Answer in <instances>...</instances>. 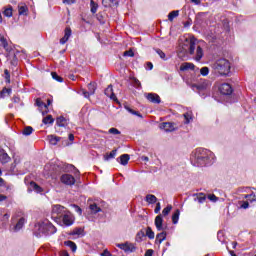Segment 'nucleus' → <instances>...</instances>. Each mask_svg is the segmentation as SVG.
<instances>
[{
	"mask_svg": "<svg viewBox=\"0 0 256 256\" xmlns=\"http://www.w3.org/2000/svg\"><path fill=\"white\" fill-rule=\"evenodd\" d=\"M196 165L197 167H205V165H211L213 159H215V154L207 149H198L195 153Z\"/></svg>",
	"mask_w": 256,
	"mask_h": 256,
	"instance_id": "f257e3e1",
	"label": "nucleus"
},
{
	"mask_svg": "<svg viewBox=\"0 0 256 256\" xmlns=\"http://www.w3.org/2000/svg\"><path fill=\"white\" fill-rule=\"evenodd\" d=\"M184 45L188 47L190 55H194L196 49L195 61H201L203 59V48L197 46V40L195 38L186 39Z\"/></svg>",
	"mask_w": 256,
	"mask_h": 256,
	"instance_id": "f03ea898",
	"label": "nucleus"
},
{
	"mask_svg": "<svg viewBox=\"0 0 256 256\" xmlns=\"http://www.w3.org/2000/svg\"><path fill=\"white\" fill-rule=\"evenodd\" d=\"M35 227L38 229L39 233H44L46 235H53V233H57V228H55V226L48 221L42 222Z\"/></svg>",
	"mask_w": 256,
	"mask_h": 256,
	"instance_id": "7ed1b4c3",
	"label": "nucleus"
},
{
	"mask_svg": "<svg viewBox=\"0 0 256 256\" xmlns=\"http://www.w3.org/2000/svg\"><path fill=\"white\" fill-rule=\"evenodd\" d=\"M233 86L231 84H225V103L231 105L232 103H237V95L233 92Z\"/></svg>",
	"mask_w": 256,
	"mask_h": 256,
	"instance_id": "20e7f679",
	"label": "nucleus"
},
{
	"mask_svg": "<svg viewBox=\"0 0 256 256\" xmlns=\"http://www.w3.org/2000/svg\"><path fill=\"white\" fill-rule=\"evenodd\" d=\"M62 221H63L64 225H66V227H69V226L73 225L75 218L73 217V214H71V212H66L63 215Z\"/></svg>",
	"mask_w": 256,
	"mask_h": 256,
	"instance_id": "39448f33",
	"label": "nucleus"
},
{
	"mask_svg": "<svg viewBox=\"0 0 256 256\" xmlns=\"http://www.w3.org/2000/svg\"><path fill=\"white\" fill-rule=\"evenodd\" d=\"M61 183L64 185H75V177L71 174H64L61 176Z\"/></svg>",
	"mask_w": 256,
	"mask_h": 256,
	"instance_id": "423d86ee",
	"label": "nucleus"
},
{
	"mask_svg": "<svg viewBox=\"0 0 256 256\" xmlns=\"http://www.w3.org/2000/svg\"><path fill=\"white\" fill-rule=\"evenodd\" d=\"M117 247H119V249H122V251H125L126 253H133V251H135V245L129 242L118 244Z\"/></svg>",
	"mask_w": 256,
	"mask_h": 256,
	"instance_id": "0eeeda50",
	"label": "nucleus"
},
{
	"mask_svg": "<svg viewBox=\"0 0 256 256\" xmlns=\"http://www.w3.org/2000/svg\"><path fill=\"white\" fill-rule=\"evenodd\" d=\"M160 129L162 131H166L167 133H169L171 131H175V124H173L171 122H164V123L160 124Z\"/></svg>",
	"mask_w": 256,
	"mask_h": 256,
	"instance_id": "6e6552de",
	"label": "nucleus"
},
{
	"mask_svg": "<svg viewBox=\"0 0 256 256\" xmlns=\"http://www.w3.org/2000/svg\"><path fill=\"white\" fill-rule=\"evenodd\" d=\"M67 213V211H65V207L56 204L52 207V215H63Z\"/></svg>",
	"mask_w": 256,
	"mask_h": 256,
	"instance_id": "1a4fd4ad",
	"label": "nucleus"
},
{
	"mask_svg": "<svg viewBox=\"0 0 256 256\" xmlns=\"http://www.w3.org/2000/svg\"><path fill=\"white\" fill-rule=\"evenodd\" d=\"M146 99L150 103H161V98L157 94H153V93L147 94Z\"/></svg>",
	"mask_w": 256,
	"mask_h": 256,
	"instance_id": "9d476101",
	"label": "nucleus"
},
{
	"mask_svg": "<svg viewBox=\"0 0 256 256\" xmlns=\"http://www.w3.org/2000/svg\"><path fill=\"white\" fill-rule=\"evenodd\" d=\"M71 34H72L71 29L67 27L64 31L63 38L60 39L61 45H65L69 41V37H71Z\"/></svg>",
	"mask_w": 256,
	"mask_h": 256,
	"instance_id": "9b49d317",
	"label": "nucleus"
},
{
	"mask_svg": "<svg viewBox=\"0 0 256 256\" xmlns=\"http://www.w3.org/2000/svg\"><path fill=\"white\" fill-rule=\"evenodd\" d=\"M154 223L157 231H163V217L161 215L156 216Z\"/></svg>",
	"mask_w": 256,
	"mask_h": 256,
	"instance_id": "f8f14e48",
	"label": "nucleus"
},
{
	"mask_svg": "<svg viewBox=\"0 0 256 256\" xmlns=\"http://www.w3.org/2000/svg\"><path fill=\"white\" fill-rule=\"evenodd\" d=\"M193 69H195V64L189 62L182 63L180 66V71H193Z\"/></svg>",
	"mask_w": 256,
	"mask_h": 256,
	"instance_id": "ddd939ff",
	"label": "nucleus"
},
{
	"mask_svg": "<svg viewBox=\"0 0 256 256\" xmlns=\"http://www.w3.org/2000/svg\"><path fill=\"white\" fill-rule=\"evenodd\" d=\"M105 95L110 99H113L114 101L117 100V97H115V93H113V86L111 85L106 88Z\"/></svg>",
	"mask_w": 256,
	"mask_h": 256,
	"instance_id": "4468645a",
	"label": "nucleus"
},
{
	"mask_svg": "<svg viewBox=\"0 0 256 256\" xmlns=\"http://www.w3.org/2000/svg\"><path fill=\"white\" fill-rule=\"evenodd\" d=\"M28 11H29V8L25 4L21 3L18 5L19 15H27Z\"/></svg>",
	"mask_w": 256,
	"mask_h": 256,
	"instance_id": "2eb2a0df",
	"label": "nucleus"
},
{
	"mask_svg": "<svg viewBox=\"0 0 256 256\" xmlns=\"http://www.w3.org/2000/svg\"><path fill=\"white\" fill-rule=\"evenodd\" d=\"M9 161H11V158L9 157V155L3 151H0V162L5 164V163H9Z\"/></svg>",
	"mask_w": 256,
	"mask_h": 256,
	"instance_id": "dca6fc26",
	"label": "nucleus"
},
{
	"mask_svg": "<svg viewBox=\"0 0 256 256\" xmlns=\"http://www.w3.org/2000/svg\"><path fill=\"white\" fill-rule=\"evenodd\" d=\"M214 71L215 73H217L218 75H223L224 72H223V64H221V62H217L215 65H214Z\"/></svg>",
	"mask_w": 256,
	"mask_h": 256,
	"instance_id": "f3484780",
	"label": "nucleus"
},
{
	"mask_svg": "<svg viewBox=\"0 0 256 256\" xmlns=\"http://www.w3.org/2000/svg\"><path fill=\"white\" fill-rule=\"evenodd\" d=\"M25 225V218H20L17 224L14 226V231H21Z\"/></svg>",
	"mask_w": 256,
	"mask_h": 256,
	"instance_id": "a211bd4d",
	"label": "nucleus"
},
{
	"mask_svg": "<svg viewBox=\"0 0 256 256\" xmlns=\"http://www.w3.org/2000/svg\"><path fill=\"white\" fill-rule=\"evenodd\" d=\"M56 124L58 127H65L67 125V119L65 117L61 116L56 119Z\"/></svg>",
	"mask_w": 256,
	"mask_h": 256,
	"instance_id": "6ab92c4d",
	"label": "nucleus"
},
{
	"mask_svg": "<svg viewBox=\"0 0 256 256\" xmlns=\"http://www.w3.org/2000/svg\"><path fill=\"white\" fill-rule=\"evenodd\" d=\"M3 15L9 18L13 17V7L12 6L6 7L3 11Z\"/></svg>",
	"mask_w": 256,
	"mask_h": 256,
	"instance_id": "aec40b11",
	"label": "nucleus"
},
{
	"mask_svg": "<svg viewBox=\"0 0 256 256\" xmlns=\"http://www.w3.org/2000/svg\"><path fill=\"white\" fill-rule=\"evenodd\" d=\"M120 165H127L129 163L130 156L129 154H123L120 156Z\"/></svg>",
	"mask_w": 256,
	"mask_h": 256,
	"instance_id": "412c9836",
	"label": "nucleus"
},
{
	"mask_svg": "<svg viewBox=\"0 0 256 256\" xmlns=\"http://www.w3.org/2000/svg\"><path fill=\"white\" fill-rule=\"evenodd\" d=\"M42 122L44 123V125H53L55 120L53 119V116L48 115L42 120Z\"/></svg>",
	"mask_w": 256,
	"mask_h": 256,
	"instance_id": "4be33fe9",
	"label": "nucleus"
},
{
	"mask_svg": "<svg viewBox=\"0 0 256 256\" xmlns=\"http://www.w3.org/2000/svg\"><path fill=\"white\" fill-rule=\"evenodd\" d=\"M64 245H66V247H70V249L73 251V253H75V251H77V244H75V242H73V241H66V242H64Z\"/></svg>",
	"mask_w": 256,
	"mask_h": 256,
	"instance_id": "5701e85b",
	"label": "nucleus"
},
{
	"mask_svg": "<svg viewBox=\"0 0 256 256\" xmlns=\"http://www.w3.org/2000/svg\"><path fill=\"white\" fill-rule=\"evenodd\" d=\"M167 239V233L165 232H161L156 236V241H158V243H162L163 241H165Z\"/></svg>",
	"mask_w": 256,
	"mask_h": 256,
	"instance_id": "b1692460",
	"label": "nucleus"
},
{
	"mask_svg": "<svg viewBox=\"0 0 256 256\" xmlns=\"http://www.w3.org/2000/svg\"><path fill=\"white\" fill-rule=\"evenodd\" d=\"M88 87H89V92L84 93L85 97H89V95L95 94V84L90 83Z\"/></svg>",
	"mask_w": 256,
	"mask_h": 256,
	"instance_id": "393cba45",
	"label": "nucleus"
},
{
	"mask_svg": "<svg viewBox=\"0 0 256 256\" xmlns=\"http://www.w3.org/2000/svg\"><path fill=\"white\" fill-rule=\"evenodd\" d=\"M225 67H226V69H228V72L225 73V76L226 77H231V75H233V72L231 71V62L226 60L225 61Z\"/></svg>",
	"mask_w": 256,
	"mask_h": 256,
	"instance_id": "a878e982",
	"label": "nucleus"
},
{
	"mask_svg": "<svg viewBox=\"0 0 256 256\" xmlns=\"http://www.w3.org/2000/svg\"><path fill=\"white\" fill-rule=\"evenodd\" d=\"M33 133V127L31 126H27L24 128V130L22 131V135H25V137H29V135H31Z\"/></svg>",
	"mask_w": 256,
	"mask_h": 256,
	"instance_id": "bb28decb",
	"label": "nucleus"
},
{
	"mask_svg": "<svg viewBox=\"0 0 256 256\" xmlns=\"http://www.w3.org/2000/svg\"><path fill=\"white\" fill-rule=\"evenodd\" d=\"M146 201H147V203H150V204L157 203V197L153 194H148L146 196Z\"/></svg>",
	"mask_w": 256,
	"mask_h": 256,
	"instance_id": "cd10ccee",
	"label": "nucleus"
},
{
	"mask_svg": "<svg viewBox=\"0 0 256 256\" xmlns=\"http://www.w3.org/2000/svg\"><path fill=\"white\" fill-rule=\"evenodd\" d=\"M48 141L50 145H56L57 143H59V137L53 135L48 136Z\"/></svg>",
	"mask_w": 256,
	"mask_h": 256,
	"instance_id": "c85d7f7f",
	"label": "nucleus"
},
{
	"mask_svg": "<svg viewBox=\"0 0 256 256\" xmlns=\"http://www.w3.org/2000/svg\"><path fill=\"white\" fill-rule=\"evenodd\" d=\"M70 235H77L78 237H81L84 235V230L82 228H76L70 233Z\"/></svg>",
	"mask_w": 256,
	"mask_h": 256,
	"instance_id": "c756f323",
	"label": "nucleus"
},
{
	"mask_svg": "<svg viewBox=\"0 0 256 256\" xmlns=\"http://www.w3.org/2000/svg\"><path fill=\"white\" fill-rule=\"evenodd\" d=\"M179 215H181V212L179 210H176L172 216V221L174 225H177V223H179Z\"/></svg>",
	"mask_w": 256,
	"mask_h": 256,
	"instance_id": "7c9ffc66",
	"label": "nucleus"
},
{
	"mask_svg": "<svg viewBox=\"0 0 256 256\" xmlns=\"http://www.w3.org/2000/svg\"><path fill=\"white\" fill-rule=\"evenodd\" d=\"M117 155V150H112L109 154H107L104 159L105 161H109V159H114V157Z\"/></svg>",
	"mask_w": 256,
	"mask_h": 256,
	"instance_id": "2f4dec72",
	"label": "nucleus"
},
{
	"mask_svg": "<svg viewBox=\"0 0 256 256\" xmlns=\"http://www.w3.org/2000/svg\"><path fill=\"white\" fill-rule=\"evenodd\" d=\"M175 17H179V10L172 11L168 15L169 21H173V19H175Z\"/></svg>",
	"mask_w": 256,
	"mask_h": 256,
	"instance_id": "473e14b6",
	"label": "nucleus"
},
{
	"mask_svg": "<svg viewBox=\"0 0 256 256\" xmlns=\"http://www.w3.org/2000/svg\"><path fill=\"white\" fill-rule=\"evenodd\" d=\"M173 209V206L168 205L166 208L163 209L162 214L164 215V217H167V215H169V213H171V210Z\"/></svg>",
	"mask_w": 256,
	"mask_h": 256,
	"instance_id": "72a5a7b5",
	"label": "nucleus"
},
{
	"mask_svg": "<svg viewBox=\"0 0 256 256\" xmlns=\"http://www.w3.org/2000/svg\"><path fill=\"white\" fill-rule=\"evenodd\" d=\"M200 75H202V77H207V75H209V67H203L200 69Z\"/></svg>",
	"mask_w": 256,
	"mask_h": 256,
	"instance_id": "f704fd0d",
	"label": "nucleus"
},
{
	"mask_svg": "<svg viewBox=\"0 0 256 256\" xmlns=\"http://www.w3.org/2000/svg\"><path fill=\"white\" fill-rule=\"evenodd\" d=\"M51 75L55 81H58V83H63V78H61V76H58L56 72H52Z\"/></svg>",
	"mask_w": 256,
	"mask_h": 256,
	"instance_id": "c9c22d12",
	"label": "nucleus"
},
{
	"mask_svg": "<svg viewBox=\"0 0 256 256\" xmlns=\"http://www.w3.org/2000/svg\"><path fill=\"white\" fill-rule=\"evenodd\" d=\"M90 210L92 213H99L101 211V208L97 206V204H92L90 205Z\"/></svg>",
	"mask_w": 256,
	"mask_h": 256,
	"instance_id": "e433bc0d",
	"label": "nucleus"
},
{
	"mask_svg": "<svg viewBox=\"0 0 256 256\" xmlns=\"http://www.w3.org/2000/svg\"><path fill=\"white\" fill-rule=\"evenodd\" d=\"M146 235H147V237H149V239H155V232H153V230H151V228H148L146 230Z\"/></svg>",
	"mask_w": 256,
	"mask_h": 256,
	"instance_id": "4c0bfd02",
	"label": "nucleus"
},
{
	"mask_svg": "<svg viewBox=\"0 0 256 256\" xmlns=\"http://www.w3.org/2000/svg\"><path fill=\"white\" fill-rule=\"evenodd\" d=\"M102 3L104 5V7H111V5H113V3H115V0H102Z\"/></svg>",
	"mask_w": 256,
	"mask_h": 256,
	"instance_id": "58836bf2",
	"label": "nucleus"
},
{
	"mask_svg": "<svg viewBox=\"0 0 256 256\" xmlns=\"http://www.w3.org/2000/svg\"><path fill=\"white\" fill-rule=\"evenodd\" d=\"M7 95H11V89L4 88L1 92V97H7Z\"/></svg>",
	"mask_w": 256,
	"mask_h": 256,
	"instance_id": "ea45409f",
	"label": "nucleus"
},
{
	"mask_svg": "<svg viewBox=\"0 0 256 256\" xmlns=\"http://www.w3.org/2000/svg\"><path fill=\"white\" fill-rule=\"evenodd\" d=\"M90 5H91V12L97 13V8H98L97 4H95V2L91 0Z\"/></svg>",
	"mask_w": 256,
	"mask_h": 256,
	"instance_id": "a19ab883",
	"label": "nucleus"
},
{
	"mask_svg": "<svg viewBox=\"0 0 256 256\" xmlns=\"http://www.w3.org/2000/svg\"><path fill=\"white\" fill-rule=\"evenodd\" d=\"M108 133L112 135H121V132L117 128H110Z\"/></svg>",
	"mask_w": 256,
	"mask_h": 256,
	"instance_id": "79ce46f5",
	"label": "nucleus"
},
{
	"mask_svg": "<svg viewBox=\"0 0 256 256\" xmlns=\"http://www.w3.org/2000/svg\"><path fill=\"white\" fill-rule=\"evenodd\" d=\"M126 111H128V113H132V115H137L138 117H141V115L139 114V112L134 111L133 109H131L129 106H125Z\"/></svg>",
	"mask_w": 256,
	"mask_h": 256,
	"instance_id": "37998d69",
	"label": "nucleus"
},
{
	"mask_svg": "<svg viewBox=\"0 0 256 256\" xmlns=\"http://www.w3.org/2000/svg\"><path fill=\"white\" fill-rule=\"evenodd\" d=\"M184 118L186 119V123H191V120L193 119V114L186 113L184 114Z\"/></svg>",
	"mask_w": 256,
	"mask_h": 256,
	"instance_id": "c03bdc74",
	"label": "nucleus"
},
{
	"mask_svg": "<svg viewBox=\"0 0 256 256\" xmlns=\"http://www.w3.org/2000/svg\"><path fill=\"white\" fill-rule=\"evenodd\" d=\"M124 57H135V53L133 52V50H128V51H125L124 54H123Z\"/></svg>",
	"mask_w": 256,
	"mask_h": 256,
	"instance_id": "a18cd8bd",
	"label": "nucleus"
},
{
	"mask_svg": "<svg viewBox=\"0 0 256 256\" xmlns=\"http://www.w3.org/2000/svg\"><path fill=\"white\" fill-rule=\"evenodd\" d=\"M156 53H158L161 59H163L164 61H167V56L165 55V52H163L162 50H157Z\"/></svg>",
	"mask_w": 256,
	"mask_h": 256,
	"instance_id": "49530a36",
	"label": "nucleus"
},
{
	"mask_svg": "<svg viewBox=\"0 0 256 256\" xmlns=\"http://www.w3.org/2000/svg\"><path fill=\"white\" fill-rule=\"evenodd\" d=\"M0 43L3 45L4 49H7V40L3 36L0 35Z\"/></svg>",
	"mask_w": 256,
	"mask_h": 256,
	"instance_id": "de8ad7c7",
	"label": "nucleus"
},
{
	"mask_svg": "<svg viewBox=\"0 0 256 256\" xmlns=\"http://www.w3.org/2000/svg\"><path fill=\"white\" fill-rule=\"evenodd\" d=\"M4 73L6 75V82L11 83V76L9 75V70H4Z\"/></svg>",
	"mask_w": 256,
	"mask_h": 256,
	"instance_id": "09e8293b",
	"label": "nucleus"
},
{
	"mask_svg": "<svg viewBox=\"0 0 256 256\" xmlns=\"http://www.w3.org/2000/svg\"><path fill=\"white\" fill-rule=\"evenodd\" d=\"M208 199L213 203L217 202V196H215L214 194L208 195Z\"/></svg>",
	"mask_w": 256,
	"mask_h": 256,
	"instance_id": "8fccbe9b",
	"label": "nucleus"
},
{
	"mask_svg": "<svg viewBox=\"0 0 256 256\" xmlns=\"http://www.w3.org/2000/svg\"><path fill=\"white\" fill-rule=\"evenodd\" d=\"M30 185H31V187H33V189H36V191H41V187H39V185H37V183L31 182Z\"/></svg>",
	"mask_w": 256,
	"mask_h": 256,
	"instance_id": "3c124183",
	"label": "nucleus"
},
{
	"mask_svg": "<svg viewBox=\"0 0 256 256\" xmlns=\"http://www.w3.org/2000/svg\"><path fill=\"white\" fill-rule=\"evenodd\" d=\"M72 207H74L76 213H78L79 215H81L83 213V210H81V208L77 205H72Z\"/></svg>",
	"mask_w": 256,
	"mask_h": 256,
	"instance_id": "603ef678",
	"label": "nucleus"
},
{
	"mask_svg": "<svg viewBox=\"0 0 256 256\" xmlns=\"http://www.w3.org/2000/svg\"><path fill=\"white\" fill-rule=\"evenodd\" d=\"M160 211H161V203L158 202V203L156 204V208H155V210H154V213L157 214V213H159Z\"/></svg>",
	"mask_w": 256,
	"mask_h": 256,
	"instance_id": "864d4df0",
	"label": "nucleus"
},
{
	"mask_svg": "<svg viewBox=\"0 0 256 256\" xmlns=\"http://www.w3.org/2000/svg\"><path fill=\"white\" fill-rule=\"evenodd\" d=\"M36 103H37L38 107H47V105L45 103L41 102L40 99H37Z\"/></svg>",
	"mask_w": 256,
	"mask_h": 256,
	"instance_id": "5fc2aeb1",
	"label": "nucleus"
},
{
	"mask_svg": "<svg viewBox=\"0 0 256 256\" xmlns=\"http://www.w3.org/2000/svg\"><path fill=\"white\" fill-rule=\"evenodd\" d=\"M77 0H63V3H65L66 5H73V3H75Z\"/></svg>",
	"mask_w": 256,
	"mask_h": 256,
	"instance_id": "6e6d98bb",
	"label": "nucleus"
},
{
	"mask_svg": "<svg viewBox=\"0 0 256 256\" xmlns=\"http://www.w3.org/2000/svg\"><path fill=\"white\" fill-rule=\"evenodd\" d=\"M241 208H242V209H249V202H244V203L241 205Z\"/></svg>",
	"mask_w": 256,
	"mask_h": 256,
	"instance_id": "4d7b16f0",
	"label": "nucleus"
},
{
	"mask_svg": "<svg viewBox=\"0 0 256 256\" xmlns=\"http://www.w3.org/2000/svg\"><path fill=\"white\" fill-rule=\"evenodd\" d=\"M101 256H111V252H109V250H104Z\"/></svg>",
	"mask_w": 256,
	"mask_h": 256,
	"instance_id": "13d9d810",
	"label": "nucleus"
},
{
	"mask_svg": "<svg viewBox=\"0 0 256 256\" xmlns=\"http://www.w3.org/2000/svg\"><path fill=\"white\" fill-rule=\"evenodd\" d=\"M145 256H153V250L149 249L146 251Z\"/></svg>",
	"mask_w": 256,
	"mask_h": 256,
	"instance_id": "bf43d9fd",
	"label": "nucleus"
},
{
	"mask_svg": "<svg viewBox=\"0 0 256 256\" xmlns=\"http://www.w3.org/2000/svg\"><path fill=\"white\" fill-rule=\"evenodd\" d=\"M249 197H252V201H255V194L245 195V199H249Z\"/></svg>",
	"mask_w": 256,
	"mask_h": 256,
	"instance_id": "052dcab7",
	"label": "nucleus"
},
{
	"mask_svg": "<svg viewBox=\"0 0 256 256\" xmlns=\"http://www.w3.org/2000/svg\"><path fill=\"white\" fill-rule=\"evenodd\" d=\"M68 139L69 141H74L75 136L73 134H69Z\"/></svg>",
	"mask_w": 256,
	"mask_h": 256,
	"instance_id": "680f3d73",
	"label": "nucleus"
},
{
	"mask_svg": "<svg viewBox=\"0 0 256 256\" xmlns=\"http://www.w3.org/2000/svg\"><path fill=\"white\" fill-rule=\"evenodd\" d=\"M7 199V196L0 194V201H5Z\"/></svg>",
	"mask_w": 256,
	"mask_h": 256,
	"instance_id": "e2e57ef3",
	"label": "nucleus"
},
{
	"mask_svg": "<svg viewBox=\"0 0 256 256\" xmlns=\"http://www.w3.org/2000/svg\"><path fill=\"white\" fill-rule=\"evenodd\" d=\"M3 185H5V181L0 177V187H3Z\"/></svg>",
	"mask_w": 256,
	"mask_h": 256,
	"instance_id": "0e129e2a",
	"label": "nucleus"
},
{
	"mask_svg": "<svg viewBox=\"0 0 256 256\" xmlns=\"http://www.w3.org/2000/svg\"><path fill=\"white\" fill-rule=\"evenodd\" d=\"M147 66L149 67L150 70L153 69V63L148 62V63H147Z\"/></svg>",
	"mask_w": 256,
	"mask_h": 256,
	"instance_id": "69168bd1",
	"label": "nucleus"
},
{
	"mask_svg": "<svg viewBox=\"0 0 256 256\" xmlns=\"http://www.w3.org/2000/svg\"><path fill=\"white\" fill-rule=\"evenodd\" d=\"M229 253H230L231 256H237V254H235L234 251H231V250H230Z\"/></svg>",
	"mask_w": 256,
	"mask_h": 256,
	"instance_id": "338daca9",
	"label": "nucleus"
},
{
	"mask_svg": "<svg viewBox=\"0 0 256 256\" xmlns=\"http://www.w3.org/2000/svg\"><path fill=\"white\" fill-rule=\"evenodd\" d=\"M219 91H220V93H222V94L224 93V92H223V85H221V86L219 87Z\"/></svg>",
	"mask_w": 256,
	"mask_h": 256,
	"instance_id": "774afa93",
	"label": "nucleus"
}]
</instances>
